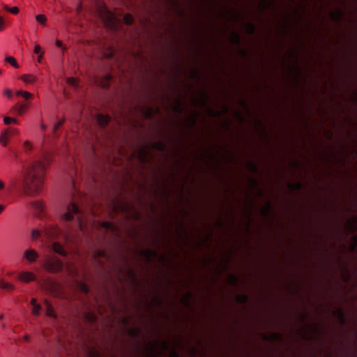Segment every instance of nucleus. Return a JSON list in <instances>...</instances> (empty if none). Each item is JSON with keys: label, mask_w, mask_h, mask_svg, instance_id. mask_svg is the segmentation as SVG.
Returning a JSON list of instances; mask_svg holds the SVG:
<instances>
[{"label": "nucleus", "mask_w": 357, "mask_h": 357, "mask_svg": "<svg viewBox=\"0 0 357 357\" xmlns=\"http://www.w3.org/2000/svg\"><path fill=\"white\" fill-rule=\"evenodd\" d=\"M67 83L69 85H71L73 86H77L78 85V79L75 77H68L67 79Z\"/></svg>", "instance_id": "a19ab883"}, {"label": "nucleus", "mask_w": 357, "mask_h": 357, "mask_svg": "<svg viewBox=\"0 0 357 357\" xmlns=\"http://www.w3.org/2000/svg\"><path fill=\"white\" fill-rule=\"evenodd\" d=\"M52 250H54V252L59 254L62 256L67 255V252L63 249L62 245L58 242H55L52 244Z\"/></svg>", "instance_id": "dca6fc26"}, {"label": "nucleus", "mask_w": 357, "mask_h": 357, "mask_svg": "<svg viewBox=\"0 0 357 357\" xmlns=\"http://www.w3.org/2000/svg\"><path fill=\"white\" fill-rule=\"evenodd\" d=\"M123 20L126 24L130 25L132 23L133 18L130 14H126L123 17Z\"/></svg>", "instance_id": "a18cd8bd"}, {"label": "nucleus", "mask_w": 357, "mask_h": 357, "mask_svg": "<svg viewBox=\"0 0 357 357\" xmlns=\"http://www.w3.org/2000/svg\"><path fill=\"white\" fill-rule=\"evenodd\" d=\"M275 0H261L258 4L260 10H265L274 5Z\"/></svg>", "instance_id": "a211bd4d"}, {"label": "nucleus", "mask_w": 357, "mask_h": 357, "mask_svg": "<svg viewBox=\"0 0 357 357\" xmlns=\"http://www.w3.org/2000/svg\"><path fill=\"white\" fill-rule=\"evenodd\" d=\"M44 287L50 292H54L59 287V284L51 278H47L43 283Z\"/></svg>", "instance_id": "f8f14e48"}, {"label": "nucleus", "mask_w": 357, "mask_h": 357, "mask_svg": "<svg viewBox=\"0 0 357 357\" xmlns=\"http://www.w3.org/2000/svg\"><path fill=\"white\" fill-rule=\"evenodd\" d=\"M248 300L247 296L244 294H239L236 296V301L240 303H245Z\"/></svg>", "instance_id": "79ce46f5"}, {"label": "nucleus", "mask_w": 357, "mask_h": 357, "mask_svg": "<svg viewBox=\"0 0 357 357\" xmlns=\"http://www.w3.org/2000/svg\"><path fill=\"white\" fill-rule=\"evenodd\" d=\"M146 350L149 353V356L151 357H155L160 354L159 349V341L155 340L149 342L146 346Z\"/></svg>", "instance_id": "1a4fd4ad"}, {"label": "nucleus", "mask_w": 357, "mask_h": 357, "mask_svg": "<svg viewBox=\"0 0 357 357\" xmlns=\"http://www.w3.org/2000/svg\"><path fill=\"white\" fill-rule=\"evenodd\" d=\"M86 319H88L89 321H94L95 316L93 314H89L86 316Z\"/></svg>", "instance_id": "052dcab7"}, {"label": "nucleus", "mask_w": 357, "mask_h": 357, "mask_svg": "<svg viewBox=\"0 0 357 357\" xmlns=\"http://www.w3.org/2000/svg\"><path fill=\"white\" fill-rule=\"evenodd\" d=\"M335 314H337L339 319H340V321L343 324L344 323V314L343 312H342L341 310H337L336 311L334 312Z\"/></svg>", "instance_id": "8fccbe9b"}, {"label": "nucleus", "mask_w": 357, "mask_h": 357, "mask_svg": "<svg viewBox=\"0 0 357 357\" xmlns=\"http://www.w3.org/2000/svg\"><path fill=\"white\" fill-rule=\"evenodd\" d=\"M271 209V204L269 202H266L260 209V213L266 216L269 213Z\"/></svg>", "instance_id": "bb28decb"}, {"label": "nucleus", "mask_w": 357, "mask_h": 357, "mask_svg": "<svg viewBox=\"0 0 357 357\" xmlns=\"http://www.w3.org/2000/svg\"><path fill=\"white\" fill-rule=\"evenodd\" d=\"M34 53L37 54H43L44 52L42 47L39 45H36L34 47Z\"/></svg>", "instance_id": "864d4df0"}, {"label": "nucleus", "mask_w": 357, "mask_h": 357, "mask_svg": "<svg viewBox=\"0 0 357 357\" xmlns=\"http://www.w3.org/2000/svg\"><path fill=\"white\" fill-rule=\"evenodd\" d=\"M173 110L176 112H181L183 110V107L181 104L180 100H177L176 104L173 106Z\"/></svg>", "instance_id": "37998d69"}, {"label": "nucleus", "mask_w": 357, "mask_h": 357, "mask_svg": "<svg viewBox=\"0 0 357 357\" xmlns=\"http://www.w3.org/2000/svg\"><path fill=\"white\" fill-rule=\"evenodd\" d=\"M66 119L63 117L60 121L55 123L53 126V130L55 132L57 129H59L64 123Z\"/></svg>", "instance_id": "c03bdc74"}, {"label": "nucleus", "mask_w": 357, "mask_h": 357, "mask_svg": "<svg viewBox=\"0 0 357 357\" xmlns=\"http://www.w3.org/2000/svg\"><path fill=\"white\" fill-rule=\"evenodd\" d=\"M37 301H36V298H32L31 300V304L33 305V306H36L38 304L36 303Z\"/></svg>", "instance_id": "774afa93"}, {"label": "nucleus", "mask_w": 357, "mask_h": 357, "mask_svg": "<svg viewBox=\"0 0 357 357\" xmlns=\"http://www.w3.org/2000/svg\"><path fill=\"white\" fill-rule=\"evenodd\" d=\"M90 357H100L96 350H91L89 353Z\"/></svg>", "instance_id": "bf43d9fd"}, {"label": "nucleus", "mask_w": 357, "mask_h": 357, "mask_svg": "<svg viewBox=\"0 0 357 357\" xmlns=\"http://www.w3.org/2000/svg\"><path fill=\"white\" fill-rule=\"evenodd\" d=\"M56 227H51V228H49L48 229H46L45 231V234L49 236H52L53 235H54L55 233H56Z\"/></svg>", "instance_id": "de8ad7c7"}, {"label": "nucleus", "mask_w": 357, "mask_h": 357, "mask_svg": "<svg viewBox=\"0 0 357 357\" xmlns=\"http://www.w3.org/2000/svg\"><path fill=\"white\" fill-rule=\"evenodd\" d=\"M3 94L6 96L9 99H11L13 97V91L10 89H6L3 91Z\"/></svg>", "instance_id": "4d7b16f0"}, {"label": "nucleus", "mask_w": 357, "mask_h": 357, "mask_svg": "<svg viewBox=\"0 0 357 357\" xmlns=\"http://www.w3.org/2000/svg\"><path fill=\"white\" fill-rule=\"evenodd\" d=\"M0 289L10 293L15 291L16 287L13 284L6 281L2 278H0Z\"/></svg>", "instance_id": "4468645a"}, {"label": "nucleus", "mask_w": 357, "mask_h": 357, "mask_svg": "<svg viewBox=\"0 0 357 357\" xmlns=\"http://www.w3.org/2000/svg\"><path fill=\"white\" fill-rule=\"evenodd\" d=\"M346 229L351 232H354L357 229V218H350L346 222Z\"/></svg>", "instance_id": "2eb2a0df"}, {"label": "nucleus", "mask_w": 357, "mask_h": 357, "mask_svg": "<svg viewBox=\"0 0 357 357\" xmlns=\"http://www.w3.org/2000/svg\"><path fill=\"white\" fill-rule=\"evenodd\" d=\"M25 105L17 103L12 108L11 110L16 112L18 115H22L26 110Z\"/></svg>", "instance_id": "f3484780"}, {"label": "nucleus", "mask_w": 357, "mask_h": 357, "mask_svg": "<svg viewBox=\"0 0 357 357\" xmlns=\"http://www.w3.org/2000/svg\"><path fill=\"white\" fill-rule=\"evenodd\" d=\"M169 357H178V355L177 354V353L176 351H172L169 353Z\"/></svg>", "instance_id": "69168bd1"}, {"label": "nucleus", "mask_w": 357, "mask_h": 357, "mask_svg": "<svg viewBox=\"0 0 357 357\" xmlns=\"http://www.w3.org/2000/svg\"><path fill=\"white\" fill-rule=\"evenodd\" d=\"M6 26L5 19L3 16L0 15V32L4 31Z\"/></svg>", "instance_id": "3c124183"}, {"label": "nucleus", "mask_w": 357, "mask_h": 357, "mask_svg": "<svg viewBox=\"0 0 357 357\" xmlns=\"http://www.w3.org/2000/svg\"><path fill=\"white\" fill-rule=\"evenodd\" d=\"M100 226L102 227H105V228H109L111 226V224L109 222H104L101 223Z\"/></svg>", "instance_id": "0e129e2a"}, {"label": "nucleus", "mask_w": 357, "mask_h": 357, "mask_svg": "<svg viewBox=\"0 0 357 357\" xmlns=\"http://www.w3.org/2000/svg\"><path fill=\"white\" fill-rule=\"evenodd\" d=\"M17 280L23 283H29L36 280V275L29 271H22L18 273Z\"/></svg>", "instance_id": "423d86ee"}, {"label": "nucleus", "mask_w": 357, "mask_h": 357, "mask_svg": "<svg viewBox=\"0 0 357 357\" xmlns=\"http://www.w3.org/2000/svg\"><path fill=\"white\" fill-rule=\"evenodd\" d=\"M31 205L36 208L38 210H41L42 209V204L40 202H33L31 203Z\"/></svg>", "instance_id": "13d9d810"}, {"label": "nucleus", "mask_w": 357, "mask_h": 357, "mask_svg": "<svg viewBox=\"0 0 357 357\" xmlns=\"http://www.w3.org/2000/svg\"><path fill=\"white\" fill-rule=\"evenodd\" d=\"M16 94L17 96H22L25 99H29L33 96V95L30 92L22 90L17 91Z\"/></svg>", "instance_id": "473e14b6"}, {"label": "nucleus", "mask_w": 357, "mask_h": 357, "mask_svg": "<svg viewBox=\"0 0 357 357\" xmlns=\"http://www.w3.org/2000/svg\"><path fill=\"white\" fill-rule=\"evenodd\" d=\"M45 305L46 307V314L50 317H56V313L51 304L47 301H45Z\"/></svg>", "instance_id": "4be33fe9"}, {"label": "nucleus", "mask_w": 357, "mask_h": 357, "mask_svg": "<svg viewBox=\"0 0 357 357\" xmlns=\"http://www.w3.org/2000/svg\"><path fill=\"white\" fill-rule=\"evenodd\" d=\"M97 10L105 26L112 29L117 27L120 20L107 9L104 3L98 4Z\"/></svg>", "instance_id": "f03ea898"}, {"label": "nucleus", "mask_w": 357, "mask_h": 357, "mask_svg": "<svg viewBox=\"0 0 357 357\" xmlns=\"http://www.w3.org/2000/svg\"><path fill=\"white\" fill-rule=\"evenodd\" d=\"M5 9L10 11L11 13L13 14H15V15H17L20 12V10H19V8L17 7V6H14V7H12V8H9L8 6L5 7Z\"/></svg>", "instance_id": "09e8293b"}, {"label": "nucleus", "mask_w": 357, "mask_h": 357, "mask_svg": "<svg viewBox=\"0 0 357 357\" xmlns=\"http://www.w3.org/2000/svg\"><path fill=\"white\" fill-rule=\"evenodd\" d=\"M114 55V50L112 48L107 49L103 54L105 58L109 59Z\"/></svg>", "instance_id": "49530a36"}, {"label": "nucleus", "mask_w": 357, "mask_h": 357, "mask_svg": "<svg viewBox=\"0 0 357 357\" xmlns=\"http://www.w3.org/2000/svg\"><path fill=\"white\" fill-rule=\"evenodd\" d=\"M198 116L199 113L197 112L193 111L190 112V114L184 120L185 125L190 128L192 127L195 124Z\"/></svg>", "instance_id": "9b49d317"}, {"label": "nucleus", "mask_w": 357, "mask_h": 357, "mask_svg": "<svg viewBox=\"0 0 357 357\" xmlns=\"http://www.w3.org/2000/svg\"><path fill=\"white\" fill-rule=\"evenodd\" d=\"M169 348V342L166 340L159 342V349L160 353L162 351L167 350Z\"/></svg>", "instance_id": "72a5a7b5"}, {"label": "nucleus", "mask_w": 357, "mask_h": 357, "mask_svg": "<svg viewBox=\"0 0 357 357\" xmlns=\"http://www.w3.org/2000/svg\"><path fill=\"white\" fill-rule=\"evenodd\" d=\"M229 42L234 45H239L241 43V38L238 33L233 31L230 33L229 37Z\"/></svg>", "instance_id": "6ab92c4d"}, {"label": "nucleus", "mask_w": 357, "mask_h": 357, "mask_svg": "<svg viewBox=\"0 0 357 357\" xmlns=\"http://www.w3.org/2000/svg\"><path fill=\"white\" fill-rule=\"evenodd\" d=\"M356 246H357V237L354 236L352 243L350 245V248H349L350 250L353 251L356 248Z\"/></svg>", "instance_id": "5fc2aeb1"}, {"label": "nucleus", "mask_w": 357, "mask_h": 357, "mask_svg": "<svg viewBox=\"0 0 357 357\" xmlns=\"http://www.w3.org/2000/svg\"><path fill=\"white\" fill-rule=\"evenodd\" d=\"M78 221H79V229H80L81 231H84V225H83V224H82V220H81V219H80V218H79V217H78Z\"/></svg>", "instance_id": "e2e57ef3"}, {"label": "nucleus", "mask_w": 357, "mask_h": 357, "mask_svg": "<svg viewBox=\"0 0 357 357\" xmlns=\"http://www.w3.org/2000/svg\"><path fill=\"white\" fill-rule=\"evenodd\" d=\"M300 334L306 340L315 339L318 337V326L315 324H305L301 328Z\"/></svg>", "instance_id": "20e7f679"}, {"label": "nucleus", "mask_w": 357, "mask_h": 357, "mask_svg": "<svg viewBox=\"0 0 357 357\" xmlns=\"http://www.w3.org/2000/svg\"><path fill=\"white\" fill-rule=\"evenodd\" d=\"M36 20H37L38 22H39L40 24L45 26L46 24V22H47V17L45 15L43 14H39V15H37L36 16Z\"/></svg>", "instance_id": "2f4dec72"}, {"label": "nucleus", "mask_w": 357, "mask_h": 357, "mask_svg": "<svg viewBox=\"0 0 357 357\" xmlns=\"http://www.w3.org/2000/svg\"><path fill=\"white\" fill-rule=\"evenodd\" d=\"M78 212L77 206L75 204H72L68 206L67 212L61 216V218L66 221H70L73 218V215Z\"/></svg>", "instance_id": "9d476101"}, {"label": "nucleus", "mask_w": 357, "mask_h": 357, "mask_svg": "<svg viewBox=\"0 0 357 357\" xmlns=\"http://www.w3.org/2000/svg\"><path fill=\"white\" fill-rule=\"evenodd\" d=\"M43 268L50 273H58L63 270V262L56 256H47L42 264Z\"/></svg>", "instance_id": "7ed1b4c3"}, {"label": "nucleus", "mask_w": 357, "mask_h": 357, "mask_svg": "<svg viewBox=\"0 0 357 357\" xmlns=\"http://www.w3.org/2000/svg\"><path fill=\"white\" fill-rule=\"evenodd\" d=\"M45 170V165L41 160L33 161L28 165L22 178V186L25 194L35 195L40 192Z\"/></svg>", "instance_id": "f257e3e1"}, {"label": "nucleus", "mask_w": 357, "mask_h": 357, "mask_svg": "<svg viewBox=\"0 0 357 357\" xmlns=\"http://www.w3.org/2000/svg\"><path fill=\"white\" fill-rule=\"evenodd\" d=\"M3 122L6 125H8L10 123L16 124V123H17V120L13 117L6 116L3 119Z\"/></svg>", "instance_id": "c9c22d12"}, {"label": "nucleus", "mask_w": 357, "mask_h": 357, "mask_svg": "<svg viewBox=\"0 0 357 357\" xmlns=\"http://www.w3.org/2000/svg\"><path fill=\"white\" fill-rule=\"evenodd\" d=\"M24 151L26 153H30L33 149V144L29 140H25L22 144Z\"/></svg>", "instance_id": "b1692460"}, {"label": "nucleus", "mask_w": 357, "mask_h": 357, "mask_svg": "<svg viewBox=\"0 0 357 357\" xmlns=\"http://www.w3.org/2000/svg\"><path fill=\"white\" fill-rule=\"evenodd\" d=\"M20 78L26 84H32L36 80V77L31 74L24 75Z\"/></svg>", "instance_id": "5701e85b"}, {"label": "nucleus", "mask_w": 357, "mask_h": 357, "mask_svg": "<svg viewBox=\"0 0 357 357\" xmlns=\"http://www.w3.org/2000/svg\"><path fill=\"white\" fill-rule=\"evenodd\" d=\"M246 167L248 170H250V172H256L257 169V165L254 162H248L246 164Z\"/></svg>", "instance_id": "58836bf2"}, {"label": "nucleus", "mask_w": 357, "mask_h": 357, "mask_svg": "<svg viewBox=\"0 0 357 357\" xmlns=\"http://www.w3.org/2000/svg\"><path fill=\"white\" fill-rule=\"evenodd\" d=\"M79 288L84 293H87L89 291V287L85 284L80 283L79 285Z\"/></svg>", "instance_id": "6e6d98bb"}, {"label": "nucleus", "mask_w": 357, "mask_h": 357, "mask_svg": "<svg viewBox=\"0 0 357 357\" xmlns=\"http://www.w3.org/2000/svg\"><path fill=\"white\" fill-rule=\"evenodd\" d=\"M55 45L57 46V47H62L63 45V43L61 40H56V42H55Z\"/></svg>", "instance_id": "338daca9"}, {"label": "nucleus", "mask_w": 357, "mask_h": 357, "mask_svg": "<svg viewBox=\"0 0 357 357\" xmlns=\"http://www.w3.org/2000/svg\"><path fill=\"white\" fill-rule=\"evenodd\" d=\"M208 114L211 116H219L220 114L219 112H215L213 110H209Z\"/></svg>", "instance_id": "680f3d73"}, {"label": "nucleus", "mask_w": 357, "mask_h": 357, "mask_svg": "<svg viewBox=\"0 0 357 357\" xmlns=\"http://www.w3.org/2000/svg\"><path fill=\"white\" fill-rule=\"evenodd\" d=\"M41 305H37L36 306H33V309L32 310V313L34 314V315H38L40 314V312L41 310Z\"/></svg>", "instance_id": "603ef678"}, {"label": "nucleus", "mask_w": 357, "mask_h": 357, "mask_svg": "<svg viewBox=\"0 0 357 357\" xmlns=\"http://www.w3.org/2000/svg\"><path fill=\"white\" fill-rule=\"evenodd\" d=\"M17 133V130L11 128H7L3 130L0 134V144L3 147L7 146L9 143L10 138Z\"/></svg>", "instance_id": "39448f33"}, {"label": "nucleus", "mask_w": 357, "mask_h": 357, "mask_svg": "<svg viewBox=\"0 0 357 357\" xmlns=\"http://www.w3.org/2000/svg\"><path fill=\"white\" fill-rule=\"evenodd\" d=\"M142 255L149 261L156 256V252L151 249H146L142 251Z\"/></svg>", "instance_id": "412c9836"}, {"label": "nucleus", "mask_w": 357, "mask_h": 357, "mask_svg": "<svg viewBox=\"0 0 357 357\" xmlns=\"http://www.w3.org/2000/svg\"><path fill=\"white\" fill-rule=\"evenodd\" d=\"M227 280L229 284L232 285H235L238 282L237 278L231 274L228 275Z\"/></svg>", "instance_id": "f704fd0d"}, {"label": "nucleus", "mask_w": 357, "mask_h": 357, "mask_svg": "<svg viewBox=\"0 0 357 357\" xmlns=\"http://www.w3.org/2000/svg\"><path fill=\"white\" fill-rule=\"evenodd\" d=\"M151 148L150 146H145L141 148L138 153V158L142 162H146L151 158Z\"/></svg>", "instance_id": "0eeeda50"}, {"label": "nucleus", "mask_w": 357, "mask_h": 357, "mask_svg": "<svg viewBox=\"0 0 357 357\" xmlns=\"http://www.w3.org/2000/svg\"><path fill=\"white\" fill-rule=\"evenodd\" d=\"M40 236V230H38L37 229H34L32 230V231H31V240L32 241H36V239H38L39 238Z\"/></svg>", "instance_id": "4c0bfd02"}, {"label": "nucleus", "mask_w": 357, "mask_h": 357, "mask_svg": "<svg viewBox=\"0 0 357 357\" xmlns=\"http://www.w3.org/2000/svg\"><path fill=\"white\" fill-rule=\"evenodd\" d=\"M97 121L100 126L104 127L108 124L109 121V117L108 116L98 114L97 116Z\"/></svg>", "instance_id": "aec40b11"}, {"label": "nucleus", "mask_w": 357, "mask_h": 357, "mask_svg": "<svg viewBox=\"0 0 357 357\" xmlns=\"http://www.w3.org/2000/svg\"><path fill=\"white\" fill-rule=\"evenodd\" d=\"M264 338L271 341H277L280 340V335L279 333H273L269 335H265Z\"/></svg>", "instance_id": "c85d7f7f"}, {"label": "nucleus", "mask_w": 357, "mask_h": 357, "mask_svg": "<svg viewBox=\"0 0 357 357\" xmlns=\"http://www.w3.org/2000/svg\"><path fill=\"white\" fill-rule=\"evenodd\" d=\"M23 258L29 263H34L39 258V254L34 249L29 248L26 250L23 255Z\"/></svg>", "instance_id": "6e6552de"}, {"label": "nucleus", "mask_w": 357, "mask_h": 357, "mask_svg": "<svg viewBox=\"0 0 357 357\" xmlns=\"http://www.w3.org/2000/svg\"><path fill=\"white\" fill-rule=\"evenodd\" d=\"M150 146L151 148V150L153 149H158L159 151H163V150L165 149V144L162 142H161V141L157 142L153 144Z\"/></svg>", "instance_id": "cd10ccee"}, {"label": "nucleus", "mask_w": 357, "mask_h": 357, "mask_svg": "<svg viewBox=\"0 0 357 357\" xmlns=\"http://www.w3.org/2000/svg\"><path fill=\"white\" fill-rule=\"evenodd\" d=\"M288 188L290 190H299L301 188V183L299 182L289 183Z\"/></svg>", "instance_id": "ea45409f"}, {"label": "nucleus", "mask_w": 357, "mask_h": 357, "mask_svg": "<svg viewBox=\"0 0 357 357\" xmlns=\"http://www.w3.org/2000/svg\"><path fill=\"white\" fill-rule=\"evenodd\" d=\"M343 13L340 10L333 11L330 13V17L332 20L337 22L342 17Z\"/></svg>", "instance_id": "393cba45"}, {"label": "nucleus", "mask_w": 357, "mask_h": 357, "mask_svg": "<svg viewBox=\"0 0 357 357\" xmlns=\"http://www.w3.org/2000/svg\"><path fill=\"white\" fill-rule=\"evenodd\" d=\"M255 25L250 22H247L245 24V31L248 34H252L255 31Z\"/></svg>", "instance_id": "c756f323"}, {"label": "nucleus", "mask_w": 357, "mask_h": 357, "mask_svg": "<svg viewBox=\"0 0 357 357\" xmlns=\"http://www.w3.org/2000/svg\"><path fill=\"white\" fill-rule=\"evenodd\" d=\"M112 79L111 75H107L103 77L100 81V86L102 88H106L109 86V82Z\"/></svg>", "instance_id": "a878e982"}, {"label": "nucleus", "mask_w": 357, "mask_h": 357, "mask_svg": "<svg viewBox=\"0 0 357 357\" xmlns=\"http://www.w3.org/2000/svg\"><path fill=\"white\" fill-rule=\"evenodd\" d=\"M207 102V96L202 93L199 94L197 97H193L192 103L195 106L204 107L206 105Z\"/></svg>", "instance_id": "ddd939ff"}, {"label": "nucleus", "mask_w": 357, "mask_h": 357, "mask_svg": "<svg viewBox=\"0 0 357 357\" xmlns=\"http://www.w3.org/2000/svg\"><path fill=\"white\" fill-rule=\"evenodd\" d=\"M191 296V294L190 293L188 292L186 293L185 295H183L181 298V302L185 305H188V301H189V299Z\"/></svg>", "instance_id": "e433bc0d"}, {"label": "nucleus", "mask_w": 357, "mask_h": 357, "mask_svg": "<svg viewBox=\"0 0 357 357\" xmlns=\"http://www.w3.org/2000/svg\"><path fill=\"white\" fill-rule=\"evenodd\" d=\"M5 61L9 63L11 66H13L15 68H19V65L16 61V59L13 56H6Z\"/></svg>", "instance_id": "7c9ffc66"}]
</instances>
